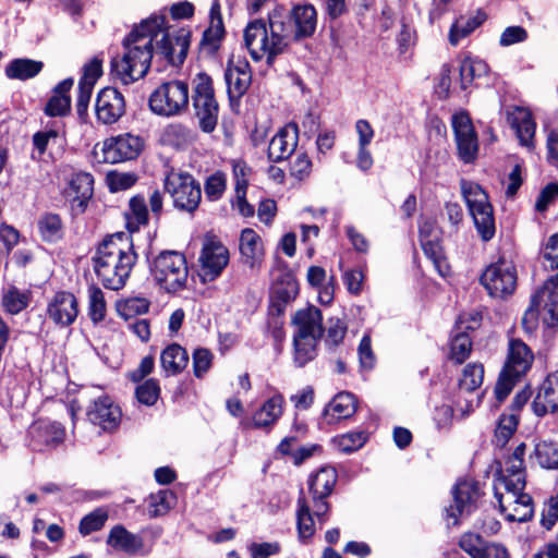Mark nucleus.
Masks as SVG:
<instances>
[{"instance_id": "ea45409f", "label": "nucleus", "mask_w": 558, "mask_h": 558, "mask_svg": "<svg viewBox=\"0 0 558 558\" xmlns=\"http://www.w3.org/2000/svg\"><path fill=\"white\" fill-rule=\"evenodd\" d=\"M174 494L170 489H160L147 498V511L150 518L165 515L172 508Z\"/></svg>"}, {"instance_id": "603ef678", "label": "nucleus", "mask_w": 558, "mask_h": 558, "mask_svg": "<svg viewBox=\"0 0 558 558\" xmlns=\"http://www.w3.org/2000/svg\"><path fill=\"white\" fill-rule=\"evenodd\" d=\"M472 350V341L470 337L464 333H458L451 341V359L462 364L470 355Z\"/></svg>"}, {"instance_id": "2eb2a0df", "label": "nucleus", "mask_w": 558, "mask_h": 558, "mask_svg": "<svg viewBox=\"0 0 558 558\" xmlns=\"http://www.w3.org/2000/svg\"><path fill=\"white\" fill-rule=\"evenodd\" d=\"M126 111L125 98L114 87H105L97 94L95 114L98 123L111 125L117 123Z\"/></svg>"}, {"instance_id": "8fccbe9b", "label": "nucleus", "mask_w": 558, "mask_h": 558, "mask_svg": "<svg viewBox=\"0 0 558 558\" xmlns=\"http://www.w3.org/2000/svg\"><path fill=\"white\" fill-rule=\"evenodd\" d=\"M107 520L108 512L105 509L97 508L82 518L78 531L83 536L89 535L93 532L101 530Z\"/></svg>"}, {"instance_id": "0e129e2a", "label": "nucleus", "mask_w": 558, "mask_h": 558, "mask_svg": "<svg viewBox=\"0 0 558 558\" xmlns=\"http://www.w3.org/2000/svg\"><path fill=\"white\" fill-rule=\"evenodd\" d=\"M558 521V495L551 497L544 506L542 525L550 530Z\"/></svg>"}, {"instance_id": "f257e3e1", "label": "nucleus", "mask_w": 558, "mask_h": 558, "mask_svg": "<svg viewBox=\"0 0 558 558\" xmlns=\"http://www.w3.org/2000/svg\"><path fill=\"white\" fill-rule=\"evenodd\" d=\"M190 36L185 28L174 32L165 28L163 16L143 21L124 39L122 56L111 60V72L124 85L143 78L150 68L154 44L157 53L162 54L171 65H181L187 54Z\"/></svg>"}, {"instance_id": "680f3d73", "label": "nucleus", "mask_w": 558, "mask_h": 558, "mask_svg": "<svg viewBox=\"0 0 558 558\" xmlns=\"http://www.w3.org/2000/svg\"><path fill=\"white\" fill-rule=\"evenodd\" d=\"M556 198H558V183H549L538 194L535 209L541 213L545 211Z\"/></svg>"}, {"instance_id": "72a5a7b5", "label": "nucleus", "mask_w": 558, "mask_h": 558, "mask_svg": "<svg viewBox=\"0 0 558 558\" xmlns=\"http://www.w3.org/2000/svg\"><path fill=\"white\" fill-rule=\"evenodd\" d=\"M160 361L167 375H177L186 367L189 355L184 348L173 343L162 351Z\"/></svg>"}, {"instance_id": "13d9d810", "label": "nucleus", "mask_w": 558, "mask_h": 558, "mask_svg": "<svg viewBox=\"0 0 558 558\" xmlns=\"http://www.w3.org/2000/svg\"><path fill=\"white\" fill-rule=\"evenodd\" d=\"M70 96L52 95L45 107V113L50 117H63L70 112Z\"/></svg>"}, {"instance_id": "9b49d317", "label": "nucleus", "mask_w": 558, "mask_h": 558, "mask_svg": "<svg viewBox=\"0 0 558 558\" xmlns=\"http://www.w3.org/2000/svg\"><path fill=\"white\" fill-rule=\"evenodd\" d=\"M481 283L490 296L507 298L517 287L515 267L504 259L490 264L481 276Z\"/></svg>"}, {"instance_id": "423d86ee", "label": "nucleus", "mask_w": 558, "mask_h": 558, "mask_svg": "<svg viewBox=\"0 0 558 558\" xmlns=\"http://www.w3.org/2000/svg\"><path fill=\"white\" fill-rule=\"evenodd\" d=\"M192 105L199 129L211 133L218 123L219 106L215 98L211 77L199 72L192 81Z\"/></svg>"}, {"instance_id": "6ab92c4d", "label": "nucleus", "mask_w": 558, "mask_h": 558, "mask_svg": "<svg viewBox=\"0 0 558 558\" xmlns=\"http://www.w3.org/2000/svg\"><path fill=\"white\" fill-rule=\"evenodd\" d=\"M525 444H519L500 468L498 472L499 485L502 486L504 489L518 490L525 488Z\"/></svg>"}, {"instance_id": "774afa93", "label": "nucleus", "mask_w": 558, "mask_h": 558, "mask_svg": "<svg viewBox=\"0 0 558 558\" xmlns=\"http://www.w3.org/2000/svg\"><path fill=\"white\" fill-rule=\"evenodd\" d=\"M543 257L550 269H558V233L548 239L543 251Z\"/></svg>"}, {"instance_id": "39448f33", "label": "nucleus", "mask_w": 558, "mask_h": 558, "mask_svg": "<svg viewBox=\"0 0 558 558\" xmlns=\"http://www.w3.org/2000/svg\"><path fill=\"white\" fill-rule=\"evenodd\" d=\"M534 361V354L530 347L521 339H510L505 365L495 386V396L498 401H504L514 385L526 375Z\"/></svg>"}, {"instance_id": "1a4fd4ad", "label": "nucleus", "mask_w": 558, "mask_h": 558, "mask_svg": "<svg viewBox=\"0 0 558 558\" xmlns=\"http://www.w3.org/2000/svg\"><path fill=\"white\" fill-rule=\"evenodd\" d=\"M151 274L168 292L179 291L185 286L189 275L185 256L177 251L161 252L154 259Z\"/></svg>"}, {"instance_id": "c9c22d12", "label": "nucleus", "mask_w": 558, "mask_h": 558, "mask_svg": "<svg viewBox=\"0 0 558 558\" xmlns=\"http://www.w3.org/2000/svg\"><path fill=\"white\" fill-rule=\"evenodd\" d=\"M536 463L547 470L558 469V442L553 440H539L535 444L530 457Z\"/></svg>"}, {"instance_id": "4c0bfd02", "label": "nucleus", "mask_w": 558, "mask_h": 558, "mask_svg": "<svg viewBox=\"0 0 558 558\" xmlns=\"http://www.w3.org/2000/svg\"><path fill=\"white\" fill-rule=\"evenodd\" d=\"M43 62L31 59H14L5 68L9 78L25 81L36 76L43 69Z\"/></svg>"}, {"instance_id": "393cba45", "label": "nucleus", "mask_w": 558, "mask_h": 558, "mask_svg": "<svg viewBox=\"0 0 558 558\" xmlns=\"http://www.w3.org/2000/svg\"><path fill=\"white\" fill-rule=\"evenodd\" d=\"M47 312L54 324L70 326L78 314L76 298L66 291L58 292L49 303Z\"/></svg>"}, {"instance_id": "aec40b11", "label": "nucleus", "mask_w": 558, "mask_h": 558, "mask_svg": "<svg viewBox=\"0 0 558 558\" xmlns=\"http://www.w3.org/2000/svg\"><path fill=\"white\" fill-rule=\"evenodd\" d=\"M547 326L558 324V274L549 278L532 296Z\"/></svg>"}, {"instance_id": "7ed1b4c3", "label": "nucleus", "mask_w": 558, "mask_h": 558, "mask_svg": "<svg viewBox=\"0 0 558 558\" xmlns=\"http://www.w3.org/2000/svg\"><path fill=\"white\" fill-rule=\"evenodd\" d=\"M338 473L332 466H323L308 477V497L300 490L296 501V525L301 539L311 538L315 534V521L323 525L327 522L330 504L327 498L333 492Z\"/></svg>"}, {"instance_id": "9d476101", "label": "nucleus", "mask_w": 558, "mask_h": 558, "mask_svg": "<svg viewBox=\"0 0 558 558\" xmlns=\"http://www.w3.org/2000/svg\"><path fill=\"white\" fill-rule=\"evenodd\" d=\"M163 185L178 210L192 214L198 208L202 190L192 174L171 171L167 174Z\"/></svg>"}, {"instance_id": "dca6fc26", "label": "nucleus", "mask_w": 558, "mask_h": 558, "mask_svg": "<svg viewBox=\"0 0 558 558\" xmlns=\"http://www.w3.org/2000/svg\"><path fill=\"white\" fill-rule=\"evenodd\" d=\"M144 141L130 133L110 137L104 142V161L109 163L135 159L142 151Z\"/></svg>"}, {"instance_id": "bb28decb", "label": "nucleus", "mask_w": 558, "mask_h": 558, "mask_svg": "<svg viewBox=\"0 0 558 558\" xmlns=\"http://www.w3.org/2000/svg\"><path fill=\"white\" fill-rule=\"evenodd\" d=\"M94 179L87 172L75 174L70 182L69 196L72 209L78 214L85 211L94 193Z\"/></svg>"}, {"instance_id": "e2e57ef3", "label": "nucleus", "mask_w": 558, "mask_h": 558, "mask_svg": "<svg viewBox=\"0 0 558 558\" xmlns=\"http://www.w3.org/2000/svg\"><path fill=\"white\" fill-rule=\"evenodd\" d=\"M291 175L302 181L307 178L312 171V161L306 154L296 156L291 165Z\"/></svg>"}, {"instance_id": "338daca9", "label": "nucleus", "mask_w": 558, "mask_h": 558, "mask_svg": "<svg viewBox=\"0 0 558 558\" xmlns=\"http://www.w3.org/2000/svg\"><path fill=\"white\" fill-rule=\"evenodd\" d=\"M28 304V299L25 294L17 291H10L4 296V306L11 314H17L23 311Z\"/></svg>"}, {"instance_id": "f03ea898", "label": "nucleus", "mask_w": 558, "mask_h": 558, "mask_svg": "<svg viewBox=\"0 0 558 558\" xmlns=\"http://www.w3.org/2000/svg\"><path fill=\"white\" fill-rule=\"evenodd\" d=\"M317 25V13L313 5H296L289 14L274 12L269 25L255 20L244 29V43L251 57L258 61L266 56L268 65L283 53L291 40L312 37Z\"/></svg>"}, {"instance_id": "5701e85b", "label": "nucleus", "mask_w": 558, "mask_h": 558, "mask_svg": "<svg viewBox=\"0 0 558 558\" xmlns=\"http://www.w3.org/2000/svg\"><path fill=\"white\" fill-rule=\"evenodd\" d=\"M292 324L295 326V337L319 340L324 336L323 314L316 306H307L295 313Z\"/></svg>"}, {"instance_id": "5fc2aeb1", "label": "nucleus", "mask_w": 558, "mask_h": 558, "mask_svg": "<svg viewBox=\"0 0 558 558\" xmlns=\"http://www.w3.org/2000/svg\"><path fill=\"white\" fill-rule=\"evenodd\" d=\"M137 177L131 172L110 171L107 174V183L111 192L130 189L135 184Z\"/></svg>"}, {"instance_id": "a18cd8bd", "label": "nucleus", "mask_w": 558, "mask_h": 558, "mask_svg": "<svg viewBox=\"0 0 558 558\" xmlns=\"http://www.w3.org/2000/svg\"><path fill=\"white\" fill-rule=\"evenodd\" d=\"M483 379V365L477 363H470L463 369L462 377L459 380V387L461 390L471 392L476 390L482 385Z\"/></svg>"}, {"instance_id": "37998d69", "label": "nucleus", "mask_w": 558, "mask_h": 558, "mask_svg": "<svg viewBox=\"0 0 558 558\" xmlns=\"http://www.w3.org/2000/svg\"><path fill=\"white\" fill-rule=\"evenodd\" d=\"M106 301L101 289L95 284L88 288V315L93 323L98 324L106 316Z\"/></svg>"}, {"instance_id": "79ce46f5", "label": "nucleus", "mask_w": 558, "mask_h": 558, "mask_svg": "<svg viewBox=\"0 0 558 558\" xmlns=\"http://www.w3.org/2000/svg\"><path fill=\"white\" fill-rule=\"evenodd\" d=\"M223 34L225 28L222 19L214 20V22H210V26L203 34L201 48L207 54H214L219 49Z\"/></svg>"}, {"instance_id": "412c9836", "label": "nucleus", "mask_w": 558, "mask_h": 558, "mask_svg": "<svg viewBox=\"0 0 558 558\" xmlns=\"http://www.w3.org/2000/svg\"><path fill=\"white\" fill-rule=\"evenodd\" d=\"M225 80L230 101L239 100L252 83L248 62L242 58L230 59L225 72Z\"/></svg>"}, {"instance_id": "69168bd1", "label": "nucleus", "mask_w": 558, "mask_h": 558, "mask_svg": "<svg viewBox=\"0 0 558 558\" xmlns=\"http://www.w3.org/2000/svg\"><path fill=\"white\" fill-rule=\"evenodd\" d=\"M165 134L168 140L174 141L178 144L190 142L193 137L191 130L182 123L169 124L166 128Z\"/></svg>"}, {"instance_id": "e433bc0d", "label": "nucleus", "mask_w": 558, "mask_h": 558, "mask_svg": "<svg viewBox=\"0 0 558 558\" xmlns=\"http://www.w3.org/2000/svg\"><path fill=\"white\" fill-rule=\"evenodd\" d=\"M459 72L461 88L466 89L476 80L487 75L488 65L483 60L466 57L461 61Z\"/></svg>"}, {"instance_id": "2f4dec72", "label": "nucleus", "mask_w": 558, "mask_h": 558, "mask_svg": "<svg viewBox=\"0 0 558 558\" xmlns=\"http://www.w3.org/2000/svg\"><path fill=\"white\" fill-rule=\"evenodd\" d=\"M486 17V14L481 10L471 16H459L450 27L449 43L452 46H457L462 38L469 36L473 31L481 26L485 22Z\"/></svg>"}, {"instance_id": "4d7b16f0", "label": "nucleus", "mask_w": 558, "mask_h": 558, "mask_svg": "<svg viewBox=\"0 0 558 558\" xmlns=\"http://www.w3.org/2000/svg\"><path fill=\"white\" fill-rule=\"evenodd\" d=\"M485 544L486 541L480 534L474 533H464L459 541L461 549L472 558H477L480 556Z\"/></svg>"}, {"instance_id": "a19ab883", "label": "nucleus", "mask_w": 558, "mask_h": 558, "mask_svg": "<svg viewBox=\"0 0 558 558\" xmlns=\"http://www.w3.org/2000/svg\"><path fill=\"white\" fill-rule=\"evenodd\" d=\"M519 416L515 413H504L495 429L494 442L497 447H505L517 430Z\"/></svg>"}, {"instance_id": "49530a36", "label": "nucleus", "mask_w": 558, "mask_h": 558, "mask_svg": "<svg viewBox=\"0 0 558 558\" xmlns=\"http://www.w3.org/2000/svg\"><path fill=\"white\" fill-rule=\"evenodd\" d=\"M38 227L44 240L54 242L62 238L63 225L57 214H46L38 221Z\"/></svg>"}, {"instance_id": "c03bdc74", "label": "nucleus", "mask_w": 558, "mask_h": 558, "mask_svg": "<svg viewBox=\"0 0 558 558\" xmlns=\"http://www.w3.org/2000/svg\"><path fill=\"white\" fill-rule=\"evenodd\" d=\"M299 293V284L290 274H284L272 287L271 296L283 302H291Z\"/></svg>"}, {"instance_id": "f8f14e48", "label": "nucleus", "mask_w": 558, "mask_h": 558, "mask_svg": "<svg viewBox=\"0 0 558 558\" xmlns=\"http://www.w3.org/2000/svg\"><path fill=\"white\" fill-rule=\"evenodd\" d=\"M524 489H505L495 487V497L499 504V510L510 522H525L533 517L532 497L523 493Z\"/></svg>"}, {"instance_id": "6e6552de", "label": "nucleus", "mask_w": 558, "mask_h": 558, "mask_svg": "<svg viewBox=\"0 0 558 558\" xmlns=\"http://www.w3.org/2000/svg\"><path fill=\"white\" fill-rule=\"evenodd\" d=\"M460 184L477 232L484 241H489L495 234V220L486 192L477 183L471 181L461 180Z\"/></svg>"}, {"instance_id": "4468645a", "label": "nucleus", "mask_w": 558, "mask_h": 558, "mask_svg": "<svg viewBox=\"0 0 558 558\" xmlns=\"http://www.w3.org/2000/svg\"><path fill=\"white\" fill-rule=\"evenodd\" d=\"M453 504L447 509V518L452 519V524H458L459 518L469 515L476 508L481 497L478 483L473 480L459 481L452 489Z\"/></svg>"}, {"instance_id": "09e8293b", "label": "nucleus", "mask_w": 558, "mask_h": 558, "mask_svg": "<svg viewBox=\"0 0 558 558\" xmlns=\"http://www.w3.org/2000/svg\"><path fill=\"white\" fill-rule=\"evenodd\" d=\"M348 326L340 317H330L326 325L325 343L333 349L342 343L347 335Z\"/></svg>"}, {"instance_id": "0eeeda50", "label": "nucleus", "mask_w": 558, "mask_h": 558, "mask_svg": "<svg viewBox=\"0 0 558 558\" xmlns=\"http://www.w3.org/2000/svg\"><path fill=\"white\" fill-rule=\"evenodd\" d=\"M189 85L180 80L160 84L149 96V109L157 116L172 118L189 108Z\"/></svg>"}, {"instance_id": "f704fd0d", "label": "nucleus", "mask_w": 558, "mask_h": 558, "mask_svg": "<svg viewBox=\"0 0 558 558\" xmlns=\"http://www.w3.org/2000/svg\"><path fill=\"white\" fill-rule=\"evenodd\" d=\"M428 223H423L420 227V241L425 255L433 262L436 270L441 277H446L449 272V265L442 256V251L439 243L435 240H425V231Z\"/></svg>"}, {"instance_id": "58836bf2", "label": "nucleus", "mask_w": 558, "mask_h": 558, "mask_svg": "<svg viewBox=\"0 0 558 558\" xmlns=\"http://www.w3.org/2000/svg\"><path fill=\"white\" fill-rule=\"evenodd\" d=\"M129 231L135 232L148 222V210L145 198L136 195L130 199L129 211L125 213Z\"/></svg>"}, {"instance_id": "4be33fe9", "label": "nucleus", "mask_w": 558, "mask_h": 558, "mask_svg": "<svg viewBox=\"0 0 558 558\" xmlns=\"http://www.w3.org/2000/svg\"><path fill=\"white\" fill-rule=\"evenodd\" d=\"M87 417L90 423L98 425L101 429L111 432L116 429L121 420V410L108 397H100L95 400L87 410Z\"/></svg>"}, {"instance_id": "864d4df0", "label": "nucleus", "mask_w": 558, "mask_h": 558, "mask_svg": "<svg viewBox=\"0 0 558 558\" xmlns=\"http://www.w3.org/2000/svg\"><path fill=\"white\" fill-rule=\"evenodd\" d=\"M365 441L366 436L361 432L348 433L333 439V444L338 450L344 453H350L360 449Z\"/></svg>"}, {"instance_id": "6e6d98bb", "label": "nucleus", "mask_w": 558, "mask_h": 558, "mask_svg": "<svg viewBox=\"0 0 558 558\" xmlns=\"http://www.w3.org/2000/svg\"><path fill=\"white\" fill-rule=\"evenodd\" d=\"M160 388L155 379H147L136 388L137 400L146 405H153L159 398Z\"/></svg>"}, {"instance_id": "3c124183", "label": "nucleus", "mask_w": 558, "mask_h": 558, "mask_svg": "<svg viewBox=\"0 0 558 558\" xmlns=\"http://www.w3.org/2000/svg\"><path fill=\"white\" fill-rule=\"evenodd\" d=\"M226 175L217 171L206 179L204 184L205 195L209 201H218L226 191Z\"/></svg>"}, {"instance_id": "7c9ffc66", "label": "nucleus", "mask_w": 558, "mask_h": 558, "mask_svg": "<svg viewBox=\"0 0 558 558\" xmlns=\"http://www.w3.org/2000/svg\"><path fill=\"white\" fill-rule=\"evenodd\" d=\"M284 399L281 395H275L255 412L253 416V426L255 428L271 427L283 412Z\"/></svg>"}, {"instance_id": "473e14b6", "label": "nucleus", "mask_w": 558, "mask_h": 558, "mask_svg": "<svg viewBox=\"0 0 558 558\" xmlns=\"http://www.w3.org/2000/svg\"><path fill=\"white\" fill-rule=\"evenodd\" d=\"M510 123L515 130L520 143L526 147L533 146L535 123L531 113L522 108H517L510 116Z\"/></svg>"}, {"instance_id": "de8ad7c7", "label": "nucleus", "mask_w": 558, "mask_h": 558, "mask_svg": "<svg viewBox=\"0 0 558 558\" xmlns=\"http://www.w3.org/2000/svg\"><path fill=\"white\" fill-rule=\"evenodd\" d=\"M317 340L299 338L294 336V363L296 366L302 367L316 355Z\"/></svg>"}, {"instance_id": "a211bd4d", "label": "nucleus", "mask_w": 558, "mask_h": 558, "mask_svg": "<svg viewBox=\"0 0 558 558\" xmlns=\"http://www.w3.org/2000/svg\"><path fill=\"white\" fill-rule=\"evenodd\" d=\"M27 435L32 449L44 451L47 448H54L63 442L65 430L60 423L39 418L29 426Z\"/></svg>"}, {"instance_id": "a878e982", "label": "nucleus", "mask_w": 558, "mask_h": 558, "mask_svg": "<svg viewBox=\"0 0 558 558\" xmlns=\"http://www.w3.org/2000/svg\"><path fill=\"white\" fill-rule=\"evenodd\" d=\"M532 409L537 416L558 411V371L548 374L543 380Z\"/></svg>"}, {"instance_id": "cd10ccee", "label": "nucleus", "mask_w": 558, "mask_h": 558, "mask_svg": "<svg viewBox=\"0 0 558 558\" xmlns=\"http://www.w3.org/2000/svg\"><path fill=\"white\" fill-rule=\"evenodd\" d=\"M240 253L244 265L258 268L263 262L264 250L260 236L253 229H244L240 236Z\"/></svg>"}, {"instance_id": "bf43d9fd", "label": "nucleus", "mask_w": 558, "mask_h": 558, "mask_svg": "<svg viewBox=\"0 0 558 558\" xmlns=\"http://www.w3.org/2000/svg\"><path fill=\"white\" fill-rule=\"evenodd\" d=\"M527 39V32L524 27L515 25L504 29L499 38L501 47H509L514 44L524 43Z\"/></svg>"}, {"instance_id": "20e7f679", "label": "nucleus", "mask_w": 558, "mask_h": 558, "mask_svg": "<svg viewBox=\"0 0 558 558\" xmlns=\"http://www.w3.org/2000/svg\"><path fill=\"white\" fill-rule=\"evenodd\" d=\"M136 259L130 236L112 234L97 248L93 257L94 270L106 289L118 291L125 286Z\"/></svg>"}, {"instance_id": "ddd939ff", "label": "nucleus", "mask_w": 558, "mask_h": 558, "mask_svg": "<svg viewBox=\"0 0 558 558\" xmlns=\"http://www.w3.org/2000/svg\"><path fill=\"white\" fill-rule=\"evenodd\" d=\"M452 129L459 158L464 163L473 162L478 153V140L469 114L466 112L453 114Z\"/></svg>"}, {"instance_id": "c756f323", "label": "nucleus", "mask_w": 558, "mask_h": 558, "mask_svg": "<svg viewBox=\"0 0 558 558\" xmlns=\"http://www.w3.org/2000/svg\"><path fill=\"white\" fill-rule=\"evenodd\" d=\"M107 545L116 551L134 555L143 548L141 536L131 533L122 524L111 527L106 541Z\"/></svg>"}, {"instance_id": "b1692460", "label": "nucleus", "mask_w": 558, "mask_h": 558, "mask_svg": "<svg viewBox=\"0 0 558 558\" xmlns=\"http://www.w3.org/2000/svg\"><path fill=\"white\" fill-rule=\"evenodd\" d=\"M299 128L295 123H289L271 138L267 156L271 162H279L295 150L298 145Z\"/></svg>"}, {"instance_id": "052dcab7", "label": "nucleus", "mask_w": 558, "mask_h": 558, "mask_svg": "<svg viewBox=\"0 0 558 558\" xmlns=\"http://www.w3.org/2000/svg\"><path fill=\"white\" fill-rule=\"evenodd\" d=\"M213 354L209 350L199 348L193 352V368L196 377H202L211 366Z\"/></svg>"}, {"instance_id": "c85d7f7f", "label": "nucleus", "mask_w": 558, "mask_h": 558, "mask_svg": "<svg viewBox=\"0 0 558 558\" xmlns=\"http://www.w3.org/2000/svg\"><path fill=\"white\" fill-rule=\"evenodd\" d=\"M356 411L355 397L350 392H340L326 405L323 418L328 424L351 417Z\"/></svg>"}, {"instance_id": "f3484780", "label": "nucleus", "mask_w": 558, "mask_h": 558, "mask_svg": "<svg viewBox=\"0 0 558 558\" xmlns=\"http://www.w3.org/2000/svg\"><path fill=\"white\" fill-rule=\"evenodd\" d=\"M202 277L204 281L218 278L229 263V251L219 241L207 239L199 256Z\"/></svg>"}]
</instances>
